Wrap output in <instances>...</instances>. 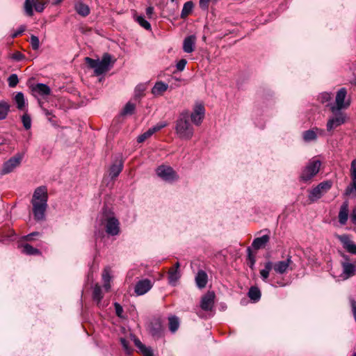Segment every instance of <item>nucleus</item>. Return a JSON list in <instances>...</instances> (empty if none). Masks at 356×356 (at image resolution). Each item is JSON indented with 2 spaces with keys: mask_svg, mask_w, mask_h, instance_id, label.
<instances>
[{
  "mask_svg": "<svg viewBox=\"0 0 356 356\" xmlns=\"http://www.w3.org/2000/svg\"><path fill=\"white\" fill-rule=\"evenodd\" d=\"M48 194L45 186H40L34 191L31 204L35 220L40 221L44 220L45 211L47 208Z\"/></svg>",
  "mask_w": 356,
  "mask_h": 356,
  "instance_id": "nucleus-1",
  "label": "nucleus"
},
{
  "mask_svg": "<svg viewBox=\"0 0 356 356\" xmlns=\"http://www.w3.org/2000/svg\"><path fill=\"white\" fill-rule=\"evenodd\" d=\"M293 264L291 257L288 256L285 260L273 262L268 261L264 264V268L260 270L261 277L263 281L267 282L270 270H273L275 273L283 275L292 270Z\"/></svg>",
  "mask_w": 356,
  "mask_h": 356,
  "instance_id": "nucleus-2",
  "label": "nucleus"
},
{
  "mask_svg": "<svg viewBox=\"0 0 356 356\" xmlns=\"http://www.w3.org/2000/svg\"><path fill=\"white\" fill-rule=\"evenodd\" d=\"M98 220L104 227L105 231L108 235L117 236L119 234L120 222L111 209L104 208L98 216Z\"/></svg>",
  "mask_w": 356,
  "mask_h": 356,
  "instance_id": "nucleus-3",
  "label": "nucleus"
},
{
  "mask_svg": "<svg viewBox=\"0 0 356 356\" xmlns=\"http://www.w3.org/2000/svg\"><path fill=\"white\" fill-rule=\"evenodd\" d=\"M175 131L182 140H190L193 137L194 129L190 123L188 111H184L179 115L176 121Z\"/></svg>",
  "mask_w": 356,
  "mask_h": 356,
  "instance_id": "nucleus-4",
  "label": "nucleus"
},
{
  "mask_svg": "<svg viewBox=\"0 0 356 356\" xmlns=\"http://www.w3.org/2000/svg\"><path fill=\"white\" fill-rule=\"evenodd\" d=\"M111 56L106 53L103 55L102 60L92 59L89 57H86V63L88 66L94 70V72L97 76H99L110 69L111 65Z\"/></svg>",
  "mask_w": 356,
  "mask_h": 356,
  "instance_id": "nucleus-5",
  "label": "nucleus"
},
{
  "mask_svg": "<svg viewBox=\"0 0 356 356\" xmlns=\"http://www.w3.org/2000/svg\"><path fill=\"white\" fill-rule=\"evenodd\" d=\"M321 165L319 160L309 161L302 171L300 180L304 182L310 181L319 172Z\"/></svg>",
  "mask_w": 356,
  "mask_h": 356,
  "instance_id": "nucleus-6",
  "label": "nucleus"
},
{
  "mask_svg": "<svg viewBox=\"0 0 356 356\" xmlns=\"http://www.w3.org/2000/svg\"><path fill=\"white\" fill-rule=\"evenodd\" d=\"M156 174L162 180L172 183L178 180L179 176L172 167L167 165H161L156 169Z\"/></svg>",
  "mask_w": 356,
  "mask_h": 356,
  "instance_id": "nucleus-7",
  "label": "nucleus"
},
{
  "mask_svg": "<svg viewBox=\"0 0 356 356\" xmlns=\"http://www.w3.org/2000/svg\"><path fill=\"white\" fill-rule=\"evenodd\" d=\"M24 158V154L17 153L8 161L4 162L0 170V175H4L12 172L15 168L19 167Z\"/></svg>",
  "mask_w": 356,
  "mask_h": 356,
  "instance_id": "nucleus-8",
  "label": "nucleus"
},
{
  "mask_svg": "<svg viewBox=\"0 0 356 356\" xmlns=\"http://www.w3.org/2000/svg\"><path fill=\"white\" fill-rule=\"evenodd\" d=\"M331 181H324L321 182L318 186L309 191V200L314 202L320 199L325 193H327L332 187Z\"/></svg>",
  "mask_w": 356,
  "mask_h": 356,
  "instance_id": "nucleus-9",
  "label": "nucleus"
},
{
  "mask_svg": "<svg viewBox=\"0 0 356 356\" xmlns=\"http://www.w3.org/2000/svg\"><path fill=\"white\" fill-rule=\"evenodd\" d=\"M347 91L345 88H340L337 92L335 98V104L331 106L330 109L332 113L346 108L350 106V101L346 100Z\"/></svg>",
  "mask_w": 356,
  "mask_h": 356,
  "instance_id": "nucleus-10",
  "label": "nucleus"
},
{
  "mask_svg": "<svg viewBox=\"0 0 356 356\" xmlns=\"http://www.w3.org/2000/svg\"><path fill=\"white\" fill-rule=\"evenodd\" d=\"M332 113L334 116L328 120L326 125L327 131L329 132L341 126L346 121V117L343 112L337 111Z\"/></svg>",
  "mask_w": 356,
  "mask_h": 356,
  "instance_id": "nucleus-11",
  "label": "nucleus"
},
{
  "mask_svg": "<svg viewBox=\"0 0 356 356\" xmlns=\"http://www.w3.org/2000/svg\"><path fill=\"white\" fill-rule=\"evenodd\" d=\"M215 293L213 291H208L201 299L200 307L205 312H211L214 308Z\"/></svg>",
  "mask_w": 356,
  "mask_h": 356,
  "instance_id": "nucleus-12",
  "label": "nucleus"
},
{
  "mask_svg": "<svg viewBox=\"0 0 356 356\" xmlns=\"http://www.w3.org/2000/svg\"><path fill=\"white\" fill-rule=\"evenodd\" d=\"M37 12H42L44 9V3L40 0H26L24 3L25 13L28 16L33 15V8Z\"/></svg>",
  "mask_w": 356,
  "mask_h": 356,
  "instance_id": "nucleus-13",
  "label": "nucleus"
},
{
  "mask_svg": "<svg viewBox=\"0 0 356 356\" xmlns=\"http://www.w3.org/2000/svg\"><path fill=\"white\" fill-rule=\"evenodd\" d=\"M205 114V109L202 104H197L191 114V119L196 126L201 124Z\"/></svg>",
  "mask_w": 356,
  "mask_h": 356,
  "instance_id": "nucleus-14",
  "label": "nucleus"
},
{
  "mask_svg": "<svg viewBox=\"0 0 356 356\" xmlns=\"http://www.w3.org/2000/svg\"><path fill=\"white\" fill-rule=\"evenodd\" d=\"M337 238L341 242L343 248L352 254L356 255V244L350 239L348 234L338 235Z\"/></svg>",
  "mask_w": 356,
  "mask_h": 356,
  "instance_id": "nucleus-15",
  "label": "nucleus"
},
{
  "mask_svg": "<svg viewBox=\"0 0 356 356\" xmlns=\"http://www.w3.org/2000/svg\"><path fill=\"white\" fill-rule=\"evenodd\" d=\"M152 286V283L149 280L144 279L136 283L134 291L137 296H142L147 293Z\"/></svg>",
  "mask_w": 356,
  "mask_h": 356,
  "instance_id": "nucleus-16",
  "label": "nucleus"
},
{
  "mask_svg": "<svg viewBox=\"0 0 356 356\" xmlns=\"http://www.w3.org/2000/svg\"><path fill=\"white\" fill-rule=\"evenodd\" d=\"M342 267L341 277L343 280H347L353 277L356 274V265L351 262H341Z\"/></svg>",
  "mask_w": 356,
  "mask_h": 356,
  "instance_id": "nucleus-17",
  "label": "nucleus"
},
{
  "mask_svg": "<svg viewBox=\"0 0 356 356\" xmlns=\"http://www.w3.org/2000/svg\"><path fill=\"white\" fill-rule=\"evenodd\" d=\"M149 332L156 338H159L163 334V325L159 319L153 320L149 324Z\"/></svg>",
  "mask_w": 356,
  "mask_h": 356,
  "instance_id": "nucleus-18",
  "label": "nucleus"
},
{
  "mask_svg": "<svg viewBox=\"0 0 356 356\" xmlns=\"http://www.w3.org/2000/svg\"><path fill=\"white\" fill-rule=\"evenodd\" d=\"M31 90L34 95L47 96L51 93L50 88L44 83H36L31 86Z\"/></svg>",
  "mask_w": 356,
  "mask_h": 356,
  "instance_id": "nucleus-19",
  "label": "nucleus"
},
{
  "mask_svg": "<svg viewBox=\"0 0 356 356\" xmlns=\"http://www.w3.org/2000/svg\"><path fill=\"white\" fill-rule=\"evenodd\" d=\"M196 37L194 35H189L184 40L183 50L186 53H191L195 49Z\"/></svg>",
  "mask_w": 356,
  "mask_h": 356,
  "instance_id": "nucleus-20",
  "label": "nucleus"
},
{
  "mask_svg": "<svg viewBox=\"0 0 356 356\" xmlns=\"http://www.w3.org/2000/svg\"><path fill=\"white\" fill-rule=\"evenodd\" d=\"M123 169V162L122 160H116L111 166L109 170V176L111 179L116 178Z\"/></svg>",
  "mask_w": 356,
  "mask_h": 356,
  "instance_id": "nucleus-21",
  "label": "nucleus"
},
{
  "mask_svg": "<svg viewBox=\"0 0 356 356\" xmlns=\"http://www.w3.org/2000/svg\"><path fill=\"white\" fill-rule=\"evenodd\" d=\"M338 217L341 225H344L346 224L348 218V202L347 201L341 204Z\"/></svg>",
  "mask_w": 356,
  "mask_h": 356,
  "instance_id": "nucleus-22",
  "label": "nucleus"
},
{
  "mask_svg": "<svg viewBox=\"0 0 356 356\" xmlns=\"http://www.w3.org/2000/svg\"><path fill=\"white\" fill-rule=\"evenodd\" d=\"M168 88V85L163 81H157L152 88V93L154 96H161Z\"/></svg>",
  "mask_w": 356,
  "mask_h": 356,
  "instance_id": "nucleus-23",
  "label": "nucleus"
},
{
  "mask_svg": "<svg viewBox=\"0 0 356 356\" xmlns=\"http://www.w3.org/2000/svg\"><path fill=\"white\" fill-rule=\"evenodd\" d=\"M270 236L268 234L263 235L261 237L255 238L252 243V246L256 249L259 250L261 248H264L266 243L269 241Z\"/></svg>",
  "mask_w": 356,
  "mask_h": 356,
  "instance_id": "nucleus-24",
  "label": "nucleus"
},
{
  "mask_svg": "<svg viewBox=\"0 0 356 356\" xmlns=\"http://www.w3.org/2000/svg\"><path fill=\"white\" fill-rule=\"evenodd\" d=\"M208 277L204 270H199L195 276V282L200 289L204 288L207 284Z\"/></svg>",
  "mask_w": 356,
  "mask_h": 356,
  "instance_id": "nucleus-25",
  "label": "nucleus"
},
{
  "mask_svg": "<svg viewBox=\"0 0 356 356\" xmlns=\"http://www.w3.org/2000/svg\"><path fill=\"white\" fill-rule=\"evenodd\" d=\"M76 12L82 17L88 16L90 13L89 6L81 1H78L74 5Z\"/></svg>",
  "mask_w": 356,
  "mask_h": 356,
  "instance_id": "nucleus-26",
  "label": "nucleus"
},
{
  "mask_svg": "<svg viewBox=\"0 0 356 356\" xmlns=\"http://www.w3.org/2000/svg\"><path fill=\"white\" fill-rule=\"evenodd\" d=\"M10 104L6 100H0V120L6 119L10 111Z\"/></svg>",
  "mask_w": 356,
  "mask_h": 356,
  "instance_id": "nucleus-27",
  "label": "nucleus"
},
{
  "mask_svg": "<svg viewBox=\"0 0 356 356\" xmlns=\"http://www.w3.org/2000/svg\"><path fill=\"white\" fill-rule=\"evenodd\" d=\"M181 277L180 271L176 268H170L168 270V282L175 286Z\"/></svg>",
  "mask_w": 356,
  "mask_h": 356,
  "instance_id": "nucleus-28",
  "label": "nucleus"
},
{
  "mask_svg": "<svg viewBox=\"0 0 356 356\" xmlns=\"http://www.w3.org/2000/svg\"><path fill=\"white\" fill-rule=\"evenodd\" d=\"M134 341L135 346L144 356H153V351L151 348L145 346L138 338H134Z\"/></svg>",
  "mask_w": 356,
  "mask_h": 356,
  "instance_id": "nucleus-29",
  "label": "nucleus"
},
{
  "mask_svg": "<svg viewBox=\"0 0 356 356\" xmlns=\"http://www.w3.org/2000/svg\"><path fill=\"white\" fill-rule=\"evenodd\" d=\"M103 298L102 290L100 286L95 284L92 291V299L98 307H101V300Z\"/></svg>",
  "mask_w": 356,
  "mask_h": 356,
  "instance_id": "nucleus-30",
  "label": "nucleus"
},
{
  "mask_svg": "<svg viewBox=\"0 0 356 356\" xmlns=\"http://www.w3.org/2000/svg\"><path fill=\"white\" fill-rule=\"evenodd\" d=\"M15 102L19 110L24 111L26 107V101L24 94L21 92H17L15 96Z\"/></svg>",
  "mask_w": 356,
  "mask_h": 356,
  "instance_id": "nucleus-31",
  "label": "nucleus"
},
{
  "mask_svg": "<svg viewBox=\"0 0 356 356\" xmlns=\"http://www.w3.org/2000/svg\"><path fill=\"white\" fill-rule=\"evenodd\" d=\"M302 138L307 143L316 140L317 138V134L316 131H315L314 128L304 131L302 133Z\"/></svg>",
  "mask_w": 356,
  "mask_h": 356,
  "instance_id": "nucleus-32",
  "label": "nucleus"
},
{
  "mask_svg": "<svg viewBox=\"0 0 356 356\" xmlns=\"http://www.w3.org/2000/svg\"><path fill=\"white\" fill-rule=\"evenodd\" d=\"M193 3L191 1L186 2L184 4L181 13V17L182 19L186 18L193 10Z\"/></svg>",
  "mask_w": 356,
  "mask_h": 356,
  "instance_id": "nucleus-33",
  "label": "nucleus"
},
{
  "mask_svg": "<svg viewBox=\"0 0 356 356\" xmlns=\"http://www.w3.org/2000/svg\"><path fill=\"white\" fill-rule=\"evenodd\" d=\"M22 251L23 253L28 255H36L40 254V251L38 249L33 248L32 245L28 243L24 244L22 246Z\"/></svg>",
  "mask_w": 356,
  "mask_h": 356,
  "instance_id": "nucleus-34",
  "label": "nucleus"
},
{
  "mask_svg": "<svg viewBox=\"0 0 356 356\" xmlns=\"http://www.w3.org/2000/svg\"><path fill=\"white\" fill-rule=\"evenodd\" d=\"M248 296L252 300L257 302L261 298V291L257 287L252 286L249 290Z\"/></svg>",
  "mask_w": 356,
  "mask_h": 356,
  "instance_id": "nucleus-35",
  "label": "nucleus"
},
{
  "mask_svg": "<svg viewBox=\"0 0 356 356\" xmlns=\"http://www.w3.org/2000/svg\"><path fill=\"white\" fill-rule=\"evenodd\" d=\"M169 320V329L172 332H175L179 326V318L177 316H170Z\"/></svg>",
  "mask_w": 356,
  "mask_h": 356,
  "instance_id": "nucleus-36",
  "label": "nucleus"
},
{
  "mask_svg": "<svg viewBox=\"0 0 356 356\" xmlns=\"http://www.w3.org/2000/svg\"><path fill=\"white\" fill-rule=\"evenodd\" d=\"M136 21L145 29L151 30V24L144 18L143 16H137Z\"/></svg>",
  "mask_w": 356,
  "mask_h": 356,
  "instance_id": "nucleus-37",
  "label": "nucleus"
},
{
  "mask_svg": "<svg viewBox=\"0 0 356 356\" xmlns=\"http://www.w3.org/2000/svg\"><path fill=\"white\" fill-rule=\"evenodd\" d=\"M22 122L25 129L29 130L31 127V118L29 115L24 113L22 116Z\"/></svg>",
  "mask_w": 356,
  "mask_h": 356,
  "instance_id": "nucleus-38",
  "label": "nucleus"
},
{
  "mask_svg": "<svg viewBox=\"0 0 356 356\" xmlns=\"http://www.w3.org/2000/svg\"><path fill=\"white\" fill-rule=\"evenodd\" d=\"M8 82L9 87L15 88L19 82L17 75L16 74H12L10 75L8 78Z\"/></svg>",
  "mask_w": 356,
  "mask_h": 356,
  "instance_id": "nucleus-39",
  "label": "nucleus"
},
{
  "mask_svg": "<svg viewBox=\"0 0 356 356\" xmlns=\"http://www.w3.org/2000/svg\"><path fill=\"white\" fill-rule=\"evenodd\" d=\"M247 252H248V260L249 266H250V268H253L255 261H256L255 257L252 254L250 248H248Z\"/></svg>",
  "mask_w": 356,
  "mask_h": 356,
  "instance_id": "nucleus-40",
  "label": "nucleus"
},
{
  "mask_svg": "<svg viewBox=\"0 0 356 356\" xmlns=\"http://www.w3.org/2000/svg\"><path fill=\"white\" fill-rule=\"evenodd\" d=\"M145 90L144 85H138L136 87L134 90V95L136 98H140L143 96V92Z\"/></svg>",
  "mask_w": 356,
  "mask_h": 356,
  "instance_id": "nucleus-41",
  "label": "nucleus"
},
{
  "mask_svg": "<svg viewBox=\"0 0 356 356\" xmlns=\"http://www.w3.org/2000/svg\"><path fill=\"white\" fill-rule=\"evenodd\" d=\"M135 110V105L131 102H128L124 109L122 113L124 115L132 114Z\"/></svg>",
  "mask_w": 356,
  "mask_h": 356,
  "instance_id": "nucleus-42",
  "label": "nucleus"
},
{
  "mask_svg": "<svg viewBox=\"0 0 356 356\" xmlns=\"http://www.w3.org/2000/svg\"><path fill=\"white\" fill-rule=\"evenodd\" d=\"M152 135H153V133H152V130H150V129H149L147 131H145V133H143V134L140 135L138 137L137 141L138 143H143Z\"/></svg>",
  "mask_w": 356,
  "mask_h": 356,
  "instance_id": "nucleus-43",
  "label": "nucleus"
},
{
  "mask_svg": "<svg viewBox=\"0 0 356 356\" xmlns=\"http://www.w3.org/2000/svg\"><path fill=\"white\" fill-rule=\"evenodd\" d=\"M350 172L352 181H356V159L351 162Z\"/></svg>",
  "mask_w": 356,
  "mask_h": 356,
  "instance_id": "nucleus-44",
  "label": "nucleus"
},
{
  "mask_svg": "<svg viewBox=\"0 0 356 356\" xmlns=\"http://www.w3.org/2000/svg\"><path fill=\"white\" fill-rule=\"evenodd\" d=\"M30 42H31V44L33 49H34V50L38 49V48L40 47V41H39V38L37 36L32 35L31 36Z\"/></svg>",
  "mask_w": 356,
  "mask_h": 356,
  "instance_id": "nucleus-45",
  "label": "nucleus"
},
{
  "mask_svg": "<svg viewBox=\"0 0 356 356\" xmlns=\"http://www.w3.org/2000/svg\"><path fill=\"white\" fill-rule=\"evenodd\" d=\"M332 98L331 94L329 92H323L319 95L318 99L321 103L324 104L329 102Z\"/></svg>",
  "mask_w": 356,
  "mask_h": 356,
  "instance_id": "nucleus-46",
  "label": "nucleus"
},
{
  "mask_svg": "<svg viewBox=\"0 0 356 356\" xmlns=\"http://www.w3.org/2000/svg\"><path fill=\"white\" fill-rule=\"evenodd\" d=\"M120 342H121V344L124 348V350L127 353H131V347L129 346V341L124 339V338H121L120 339Z\"/></svg>",
  "mask_w": 356,
  "mask_h": 356,
  "instance_id": "nucleus-47",
  "label": "nucleus"
},
{
  "mask_svg": "<svg viewBox=\"0 0 356 356\" xmlns=\"http://www.w3.org/2000/svg\"><path fill=\"white\" fill-rule=\"evenodd\" d=\"M166 126H167V123H165V122H159L157 124H156L155 126H154V127H151L149 129H150V130H152V133L154 134L155 132L161 130V129L165 127Z\"/></svg>",
  "mask_w": 356,
  "mask_h": 356,
  "instance_id": "nucleus-48",
  "label": "nucleus"
},
{
  "mask_svg": "<svg viewBox=\"0 0 356 356\" xmlns=\"http://www.w3.org/2000/svg\"><path fill=\"white\" fill-rule=\"evenodd\" d=\"M166 126H167V123H165V122H159L157 124H156L155 126H154V127H151L149 129H150V130H152V133L154 134L155 132L161 130V129L165 127Z\"/></svg>",
  "mask_w": 356,
  "mask_h": 356,
  "instance_id": "nucleus-49",
  "label": "nucleus"
},
{
  "mask_svg": "<svg viewBox=\"0 0 356 356\" xmlns=\"http://www.w3.org/2000/svg\"><path fill=\"white\" fill-rule=\"evenodd\" d=\"M187 63L186 59H181L176 65V67L178 71H183L185 68V66Z\"/></svg>",
  "mask_w": 356,
  "mask_h": 356,
  "instance_id": "nucleus-50",
  "label": "nucleus"
},
{
  "mask_svg": "<svg viewBox=\"0 0 356 356\" xmlns=\"http://www.w3.org/2000/svg\"><path fill=\"white\" fill-rule=\"evenodd\" d=\"M210 0H200L199 6L202 10H207L209 8Z\"/></svg>",
  "mask_w": 356,
  "mask_h": 356,
  "instance_id": "nucleus-51",
  "label": "nucleus"
},
{
  "mask_svg": "<svg viewBox=\"0 0 356 356\" xmlns=\"http://www.w3.org/2000/svg\"><path fill=\"white\" fill-rule=\"evenodd\" d=\"M26 30V27L25 26H21L20 27H19L17 29V31H15L13 34H12V38H15L19 35H20L24 31Z\"/></svg>",
  "mask_w": 356,
  "mask_h": 356,
  "instance_id": "nucleus-52",
  "label": "nucleus"
},
{
  "mask_svg": "<svg viewBox=\"0 0 356 356\" xmlns=\"http://www.w3.org/2000/svg\"><path fill=\"white\" fill-rule=\"evenodd\" d=\"M102 280L104 282H110L111 277L108 270H104L102 274Z\"/></svg>",
  "mask_w": 356,
  "mask_h": 356,
  "instance_id": "nucleus-53",
  "label": "nucleus"
},
{
  "mask_svg": "<svg viewBox=\"0 0 356 356\" xmlns=\"http://www.w3.org/2000/svg\"><path fill=\"white\" fill-rule=\"evenodd\" d=\"M114 307H115V313H116L117 316L120 317L123 312L122 307L118 302L114 303Z\"/></svg>",
  "mask_w": 356,
  "mask_h": 356,
  "instance_id": "nucleus-54",
  "label": "nucleus"
},
{
  "mask_svg": "<svg viewBox=\"0 0 356 356\" xmlns=\"http://www.w3.org/2000/svg\"><path fill=\"white\" fill-rule=\"evenodd\" d=\"M350 305L352 307V312L355 321H356V301L354 300H350Z\"/></svg>",
  "mask_w": 356,
  "mask_h": 356,
  "instance_id": "nucleus-55",
  "label": "nucleus"
},
{
  "mask_svg": "<svg viewBox=\"0 0 356 356\" xmlns=\"http://www.w3.org/2000/svg\"><path fill=\"white\" fill-rule=\"evenodd\" d=\"M351 222L356 225V208L353 209L350 213Z\"/></svg>",
  "mask_w": 356,
  "mask_h": 356,
  "instance_id": "nucleus-56",
  "label": "nucleus"
},
{
  "mask_svg": "<svg viewBox=\"0 0 356 356\" xmlns=\"http://www.w3.org/2000/svg\"><path fill=\"white\" fill-rule=\"evenodd\" d=\"M33 234H40V233L38 232H32V233L25 236L24 238L26 241H32L33 238Z\"/></svg>",
  "mask_w": 356,
  "mask_h": 356,
  "instance_id": "nucleus-57",
  "label": "nucleus"
},
{
  "mask_svg": "<svg viewBox=\"0 0 356 356\" xmlns=\"http://www.w3.org/2000/svg\"><path fill=\"white\" fill-rule=\"evenodd\" d=\"M154 13V8L152 6L147 7L146 9V14L149 17H151Z\"/></svg>",
  "mask_w": 356,
  "mask_h": 356,
  "instance_id": "nucleus-58",
  "label": "nucleus"
},
{
  "mask_svg": "<svg viewBox=\"0 0 356 356\" xmlns=\"http://www.w3.org/2000/svg\"><path fill=\"white\" fill-rule=\"evenodd\" d=\"M314 130H315V131H316L317 136H323L325 135V131L323 129H318V128H314Z\"/></svg>",
  "mask_w": 356,
  "mask_h": 356,
  "instance_id": "nucleus-59",
  "label": "nucleus"
},
{
  "mask_svg": "<svg viewBox=\"0 0 356 356\" xmlns=\"http://www.w3.org/2000/svg\"><path fill=\"white\" fill-rule=\"evenodd\" d=\"M341 257L343 258V261H341V262H350V257L344 253H342L341 254Z\"/></svg>",
  "mask_w": 356,
  "mask_h": 356,
  "instance_id": "nucleus-60",
  "label": "nucleus"
},
{
  "mask_svg": "<svg viewBox=\"0 0 356 356\" xmlns=\"http://www.w3.org/2000/svg\"><path fill=\"white\" fill-rule=\"evenodd\" d=\"M24 57V56L19 53V52H17L16 54H14L13 56V58L17 60H22V58Z\"/></svg>",
  "mask_w": 356,
  "mask_h": 356,
  "instance_id": "nucleus-61",
  "label": "nucleus"
},
{
  "mask_svg": "<svg viewBox=\"0 0 356 356\" xmlns=\"http://www.w3.org/2000/svg\"><path fill=\"white\" fill-rule=\"evenodd\" d=\"M105 291H108L111 289V284H110V282H104V286H103Z\"/></svg>",
  "mask_w": 356,
  "mask_h": 356,
  "instance_id": "nucleus-62",
  "label": "nucleus"
},
{
  "mask_svg": "<svg viewBox=\"0 0 356 356\" xmlns=\"http://www.w3.org/2000/svg\"><path fill=\"white\" fill-rule=\"evenodd\" d=\"M353 191V186L351 185L350 186L348 187L346 190V195H349L352 193V191Z\"/></svg>",
  "mask_w": 356,
  "mask_h": 356,
  "instance_id": "nucleus-63",
  "label": "nucleus"
},
{
  "mask_svg": "<svg viewBox=\"0 0 356 356\" xmlns=\"http://www.w3.org/2000/svg\"><path fill=\"white\" fill-rule=\"evenodd\" d=\"M43 111H44L45 115H47V116H50L51 115V113L49 111H48L47 109L44 108Z\"/></svg>",
  "mask_w": 356,
  "mask_h": 356,
  "instance_id": "nucleus-64",
  "label": "nucleus"
}]
</instances>
